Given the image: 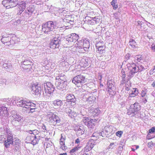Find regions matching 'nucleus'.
Segmentation results:
<instances>
[{"label": "nucleus", "mask_w": 155, "mask_h": 155, "mask_svg": "<svg viewBox=\"0 0 155 155\" xmlns=\"http://www.w3.org/2000/svg\"><path fill=\"white\" fill-rule=\"evenodd\" d=\"M47 117L48 123L54 126L60 123L61 121L58 116L52 112H48Z\"/></svg>", "instance_id": "obj_6"}, {"label": "nucleus", "mask_w": 155, "mask_h": 155, "mask_svg": "<svg viewBox=\"0 0 155 155\" xmlns=\"http://www.w3.org/2000/svg\"><path fill=\"white\" fill-rule=\"evenodd\" d=\"M103 46L99 47L97 48L98 49V51H99V53L101 52V51H103L105 48V46L104 44H102Z\"/></svg>", "instance_id": "obj_48"}, {"label": "nucleus", "mask_w": 155, "mask_h": 155, "mask_svg": "<svg viewBox=\"0 0 155 155\" xmlns=\"http://www.w3.org/2000/svg\"><path fill=\"white\" fill-rule=\"evenodd\" d=\"M6 82V80L5 79L3 78H1L0 79V84H3V83H5Z\"/></svg>", "instance_id": "obj_57"}, {"label": "nucleus", "mask_w": 155, "mask_h": 155, "mask_svg": "<svg viewBox=\"0 0 155 155\" xmlns=\"http://www.w3.org/2000/svg\"><path fill=\"white\" fill-rule=\"evenodd\" d=\"M146 94V91L145 90H142L141 93V97H143L145 96V95Z\"/></svg>", "instance_id": "obj_58"}, {"label": "nucleus", "mask_w": 155, "mask_h": 155, "mask_svg": "<svg viewBox=\"0 0 155 155\" xmlns=\"http://www.w3.org/2000/svg\"><path fill=\"white\" fill-rule=\"evenodd\" d=\"M55 85L58 89L64 90L66 86L67 82L64 81H57L55 83Z\"/></svg>", "instance_id": "obj_13"}, {"label": "nucleus", "mask_w": 155, "mask_h": 155, "mask_svg": "<svg viewBox=\"0 0 155 155\" xmlns=\"http://www.w3.org/2000/svg\"><path fill=\"white\" fill-rule=\"evenodd\" d=\"M33 107L34 108H31V109H30V112L33 113L35 112V110L37 108H36V106Z\"/></svg>", "instance_id": "obj_59"}, {"label": "nucleus", "mask_w": 155, "mask_h": 155, "mask_svg": "<svg viewBox=\"0 0 155 155\" xmlns=\"http://www.w3.org/2000/svg\"><path fill=\"white\" fill-rule=\"evenodd\" d=\"M144 58L142 55H136L134 58L135 61L136 62L138 63L141 61H143L144 60Z\"/></svg>", "instance_id": "obj_28"}, {"label": "nucleus", "mask_w": 155, "mask_h": 155, "mask_svg": "<svg viewBox=\"0 0 155 155\" xmlns=\"http://www.w3.org/2000/svg\"><path fill=\"white\" fill-rule=\"evenodd\" d=\"M95 100V97H88L87 99V101L90 104H92L94 102Z\"/></svg>", "instance_id": "obj_43"}, {"label": "nucleus", "mask_w": 155, "mask_h": 155, "mask_svg": "<svg viewBox=\"0 0 155 155\" xmlns=\"http://www.w3.org/2000/svg\"><path fill=\"white\" fill-rule=\"evenodd\" d=\"M143 63H142L141 62V64H139L138 65V67H141V68L142 69V70H141L140 71H144V70L147 69L149 68L148 63L146 61H143Z\"/></svg>", "instance_id": "obj_26"}, {"label": "nucleus", "mask_w": 155, "mask_h": 155, "mask_svg": "<svg viewBox=\"0 0 155 155\" xmlns=\"http://www.w3.org/2000/svg\"><path fill=\"white\" fill-rule=\"evenodd\" d=\"M21 67L23 69V71H30L31 66V65L21 64Z\"/></svg>", "instance_id": "obj_30"}, {"label": "nucleus", "mask_w": 155, "mask_h": 155, "mask_svg": "<svg viewBox=\"0 0 155 155\" xmlns=\"http://www.w3.org/2000/svg\"><path fill=\"white\" fill-rule=\"evenodd\" d=\"M127 83H128V84L126 83L125 84V89L127 91H129L130 89V87H131V83L130 81H127Z\"/></svg>", "instance_id": "obj_47"}, {"label": "nucleus", "mask_w": 155, "mask_h": 155, "mask_svg": "<svg viewBox=\"0 0 155 155\" xmlns=\"http://www.w3.org/2000/svg\"><path fill=\"white\" fill-rule=\"evenodd\" d=\"M123 134V132L122 131H118L116 132V135L117 136L120 137Z\"/></svg>", "instance_id": "obj_52"}, {"label": "nucleus", "mask_w": 155, "mask_h": 155, "mask_svg": "<svg viewBox=\"0 0 155 155\" xmlns=\"http://www.w3.org/2000/svg\"><path fill=\"white\" fill-rule=\"evenodd\" d=\"M30 15V14L29 12L25 11L22 15H20L21 19V20H25L28 18Z\"/></svg>", "instance_id": "obj_27"}, {"label": "nucleus", "mask_w": 155, "mask_h": 155, "mask_svg": "<svg viewBox=\"0 0 155 155\" xmlns=\"http://www.w3.org/2000/svg\"><path fill=\"white\" fill-rule=\"evenodd\" d=\"M89 62L88 61V59H83L81 60V64L82 65V66L84 67H87L88 66L89 64Z\"/></svg>", "instance_id": "obj_31"}, {"label": "nucleus", "mask_w": 155, "mask_h": 155, "mask_svg": "<svg viewBox=\"0 0 155 155\" xmlns=\"http://www.w3.org/2000/svg\"><path fill=\"white\" fill-rule=\"evenodd\" d=\"M57 81H64L67 82L66 77L64 74H60L59 71H56L54 74Z\"/></svg>", "instance_id": "obj_14"}, {"label": "nucleus", "mask_w": 155, "mask_h": 155, "mask_svg": "<svg viewBox=\"0 0 155 155\" xmlns=\"http://www.w3.org/2000/svg\"><path fill=\"white\" fill-rule=\"evenodd\" d=\"M130 94H134V95L132 96L131 97L129 96V97H135V96H136L138 94V90L136 88H133Z\"/></svg>", "instance_id": "obj_39"}, {"label": "nucleus", "mask_w": 155, "mask_h": 155, "mask_svg": "<svg viewBox=\"0 0 155 155\" xmlns=\"http://www.w3.org/2000/svg\"><path fill=\"white\" fill-rule=\"evenodd\" d=\"M2 3L4 5H8L10 8L17 6L19 9V10L17 14L18 15H20L22 14L26 7V3L23 1H21L18 3L17 0H3Z\"/></svg>", "instance_id": "obj_2"}, {"label": "nucleus", "mask_w": 155, "mask_h": 155, "mask_svg": "<svg viewBox=\"0 0 155 155\" xmlns=\"http://www.w3.org/2000/svg\"><path fill=\"white\" fill-rule=\"evenodd\" d=\"M36 139L35 138H32V137H31V135H28L25 140L28 143H31L33 145H35L37 143V141Z\"/></svg>", "instance_id": "obj_21"}, {"label": "nucleus", "mask_w": 155, "mask_h": 155, "mask_svg": "<svg viewBox=\"0 0 155 155\" xmlns=\"http://www.w3.org/2000/svg\"><path fill=\"white\" fill-rule=\"evenodd\" d=\"M8 112L7 107L5 106L0 107V115L3 117H8Z\"/></svg>", "instance_id": "obj_19"}, {"label": "nucleus", "mask_w": 155, "mask_h": 155, "mask_svg": "<svg viewBox=\"0 0 155 155\" xmlns=\"http://www.w3.org/2000/svg\"><path fill=\"white\" fill-rule=\"evenodd\" d=\"M94 140L93 139H90L89 140L87 145L84 148V151L87 152L91 150L94 147L95 145Z\"/></svg>", "instance_id": "obj_15"}, {"label": "nucleus", "mask_w": 155, "mask_h": 155, "mask_svg": "<svg viewBox=\"0 0 155 155\" xmlns=\"http://www.w3.org/2000/svg\"><path fill=\"white\" fill-rule=\"evenodd\" d=\"M129 45L131 46L132 48H133L134 50H136V48L137 47L136 46L137 43L134 39L130 38L129 40Z\"/></svg>", "instance_id": "obj_24"}, {"label": "nucleus", "mask_w": 155, "mask_h": 155, "mask_svg": "<svg viewBox=\"0 0 155 155\" xmlns=\"http://www.w3.org/2000/svg\"><path fill=\"white\" fill-rule=\"evenodd\" d=\"M21 19V17H20L19 19L17 21V23L18 24H19L20 23V22L21 21H22Z\"/></svg>", "instance_id": "obj_64"}, {"label": "nucleus", "mask_w": 155, "mask_h": 155, "mask_svg": "<svg viewBox=\"0 0 155 155\" xmlns=\"http://www.w3.org/2000/svg\"><path fill=\"white\" fill-rule=\"evenodd\" d=\"M140 106L139 104L138 103H135L134 104L133 109L134 112H136L138 111L140 109Z\"/></svg>", "instance_id": "obj_33"}, {"label": "nucleus", "mask_w": 155, "mask_h": 155, "mask_svg": "<svg viewBox=\"0 0 155 155\" xmlns=\"http://www.w3.org/2000/svg\"><path fill=\"white\" fill-rule=\"evenodd\" d=\"M100 136V133L98 132H95L93 133L92 137H93V139H91L93 140L96 141L99 138V137Z\"/></svg>", "instance_id": "obj_32"}, {"label": "nucleus", "mask_w": 155, "mask_h": 155, "mask_svg": "<svg viewBox=\"0 0 155 155\" xmlns=\"http://www.w3.org/2000/svg\"><path fill=\"white\" fill-rule=\"evenodd\" d=\"M133 58L131 57V55L130 54L128 53L126 54L125 56V58L124 61L123 62V64L124 62H126L127 64V63H130L131 62H133L132 61Z\"/></svg>", "instance_id": "obj_22"}, {"label": "nucleus", "mask_w": 155, "mask_h": 155, "mask_svg": "<svg viewBox=\"0 0 155 155\" xmlns=\"http://www.w3.org/2000/svg\"><path fill=\"white\" fill-rule=\"evenodd\" d=\"M102 44H104V43L103 41H99L96 42V48H98L102 46Z\"/></svg>", "instance_id": "obj_49"}, {"label": "nucleus", "mask_w": 155, "mask_h": 155, "mask_svg": "<svg viewBox=\"0 0 155 155\" xmlns=\"http://www.w3.org/2000/svg\"><path fill=\"white\" fill-rule=\"evenodd\" d=\"M86 81V79L85 76L80 75H78L75 77L72 81L73 83L76 85H77L78 87H80V85L83 84Z\"/></svg>", "instance_id": "obj_9"}, {"label": "nucleus", "mask_w": 155, "mask_h": 155, "mask_svg": "<svg viewBox=\"0 0 155 155\" xmlns=\"http://www.w3.org/2000/svg\"><path fill=\"white\" fill-rule=\"evenodd\" d=\"M100 110H99V109L97 108H96L92 111V114L93 116L94 117L97 116L98 114L100 113Z\"/></svg>", "instance_id": "obj_38"}, {"label": "nucleus", "mask_w": 155, "mask_h": 155, "mask_svg": "<svg viewBox=\"0 0 155 155\" xmlns=\"http://www.w3.org/2000/svg\"><path fill=\"white\" fill-rule=\"evenodd\" d=\"M110 3L114 9L115 10L118 8L117 0H112Z\"/></svg>", "instance_id": "obj_37"}, {"label": "nucleus", "mask_w": 155, "mask_h": 155, "mask_svg": "<svg viewBox=\"0 0 155 155\" xmlns=\"http://www.w3.org/2000/svg\"><path fill=\"white\" fill-rule=\"evenodd\" d=\"M31 92L32 94L38 96H40L41 92V88L40 85L34 84L32 85Z\"/></svg>", "instance_id": "obj_12"}, {"label": "nucleus", "mask_w": 155, "mask_h": 155, "mask_svg": "<svg viewBox=\"0 0 155 155\" xmlns=\"http://www.w3.org/2000/svg\"><path fill=\"white\" fill-rule=\"evenodd\" d=\"M61 27L59 21H49L42 24V31L45 33L48 34L54 29Z\"/></svg>", "instance_id": "obj_3"}, {"label": "nucleus", "mask_w": 155, "mask_h": 155, "mask_svg": "<svg viewBox=\"0 0 155 155\" xmlns=\"http://www.w3.org/2000/svg\"><path fill=\"white\" fill-rule=\"evenodd\" d=\"M14 43H15V41L13 40L12 38H11V39L10 41H9V43L7 44V45H13L14 44Z\"/></svg>", "instance_id": "obj_56"}, {"label": "nucleus", "mask_w": 155, "mask_h": 155, "mask_svg": "<svg viewBox=\"0 0 155 155\" xmlns=\"http://www.w3.org/2000/svg\"><path fill=\"white\" fill-rule=\"evenodd\" d=\"M25 57L24 56L23 57L22 59L24 60L22 61V64H21L25 65H31L32 62L31 61V60L29 58H27L25 59Z\"/></svg>", "instance_id": "obj_29"}, {"label": "nucleus", "mask_w": 155, "mask_h": 155, "mask_svg": "<svg viewBox=\"0 0 155 155\" xmlns=\"http://www.w3.org/2000/svg\"><path fill=\"white\" fill-rule=\"evenodd\" d=\"M63 38L60 36L59 35H57L52 40L50 43V48L53 49L58 48L60 45L62 44Z\"/></svg>", "instance_id": "obj_7"}, {"label": "nucleus", "mask_w": 155, "mask_h": 155, "mask_svg": "<svg viewBox=\"0 0 155 155\" xmlns=\"http://www.w3.org/2000/svg\"><path fill=\"white\" fill-rule=\"evenodd\" d=\"M79 36L75 33H72L69 35L65 39L63 38L62 44L66 45V44L68 46L66 47H71L77 41H78Z\"/></svg>", "instance_id": "obj_5"}, {"label": "nucleus", "mask_w": 155, "mask_h": 155, "mask_svg": "<svg viewBox=\"0 0 155 155\" xmlns=\"http://www.w3.org/2000/svg\"><path fill=\"white\" fill-rule=\"evenodd\" d=\"M97 120L94 119H91L88 117L83 118L82 122L85 125L87 126V128L90 129H93L97 124Z\"/></svg>", "instance_id": "obj_8"}, {"label": "nucleus", "mask_w": 155, "mask_h": 155, "mask_svg": "<svg viewBox=\"0 0 155 155\" xmlns=\"http://www.w3.org/2000/svg\"><path fill=\"white\" fill-rule=\"evenodd\" d=\"M20 140L18 138H16L15 140V149L17 150L20 147Z\"/></svg>", "instance_id": "obj_36"}, {"label": "nucleus", "mask_w": 155, "mask_h": 155, "mask_svg": "<svg viewBox=\"0 0 155 155\" xmlns=\"http://www.w3.org/2000/svg\"><path fill=\"white\" fill-rule=\"evenodd\" d=\"M3 66L6 69H7V71H9V72L10 71V70H9V69L10 68H12V67L11 66H8L7 64L6 63H5V64H3Z\"/></svg>", "instance_id": "obj_51"}, {"label": "nucleus", "mask_w": 155, "mask_h": 155, "mask_svg": "<svg viewBox=\"0 0 155 155\" xmlns=\"http://www.w3.org/2000/svg\"><path fill=\"white\" fill-rule=\"evenodd\" d=\"M126 67L125 69L126 73H125V71L124 70L121 71L123 81L124 80L126 74L129 78H131L134 75L135 73L138 72H140V71L142 70L141 68V67H138V65L137 66L133 62H131L130 63H127L126 64Z\"/></svg>", "instance_id": "obj_1"}, {"label": "nucleus", "mask_w": 155, "mask_h": 155, "mask_svg": "<svg viewBox=\"0 0 155 155\" xmlns=\"http://www.w3.org/2000/svg\"><path fill=\"white\" fill-rule=\"evenodd\" d=\"M37 135L36 134H32L31 133H29V134L28 135H30L31 136V137H32V138H36V136Z\"/></svg>", "instance_id": "obj_61"}, {"label": "nucleus", "mask_w": 155, "mask_h": 155, "mask_svg": "<svg viewBox=\"0 0 155 155\" xmlns=\"http://www.w3.org/2000/svg\"><path fill=\"white\" fill-rule=\"evenodd\" d=\"M77 44L76 50L80 53H84L88 51L90 47L89 41L86 39L78 41Z\"/></svg>", "instance_id": "obj_4"}, {"label": "nucleus", "mask_w": 155, "mask_h": 155, "mask_svg": "<svg viewBox=\"0 0 155 155\" xmlns=\"http://www.w3.org/2000/svg\"><path fill=\"white\" fill-rule=\"evenodd\" d=\"M44 87L45 91L46 94H53L54 88L53 85L51 82H48L44 83Z\"/></svg>", "instance_id": "obj_11"}, {"label": "nucleus", "mask_w": 155, "mask_h": 155, "mask_svg": "<svg viewBox=\"0 0 155 155\" xmlns=\"http://www.w3.org/2000/svg\"><path fill=\"white\" fill-rule=\"evenodd\" d=\"M155 137V127H153L149 130L148 134L147 135V138L149 140H150Z\"/></svg>", "instance_id": "obj_17"}, {"label": "nucleus", "mask_w": 155, "mask_h": 155, "mask_svg": "<svg viewBox=\"0 0 155 155\" xmlns=\"http://www.w3.org/2000/svg\"><path fill=\"white\" fill-rule=\"evenodd\" d=\"M75 101H76V99L75 98V97H73L70 99V101H68V102H70V104H71L72 103H73V105H74L75 104L74 103H75Z\"/></svg>", "instance_id": "obj_55"}, {"label": "nucleus", "mask_w": 155, "mask_h": 155, "mask_svg": "<svg viewBox=\"0 0 155 155\" xmlns=\"http://www.w3.org/2000/svg\"><path fill=\"white\" fill-rule=\"evenodd\" d=\"M66 97H71L72 96L75 97V96L74 93H72L71 92H69L68 93L66 96Z\"/></svg>", "instance_id": "obj_54"}, {"label": "nucleus", "mask_w": 155, "mask_h": 155, "mask_svg": "<svg viewBox=\"0 0 155 155\" xmlns=\"http://www.w3.org/2000/svg\"><path fill=\"white\" fill-rule=\"evenodd\" d=\"M28 11L30 14V15L34 12L35 10V8L34 6H30L28 8H27Z\"/></svg>", "instance_id": "obj_41"}, {"label": "nucleus", "mask_w": 155, "mask_h": 155, "mask_svg": "<svg viewBox=\"0 0 155 155\" xmlns=\"http://www.w3.org/2000/svg\"><path fill=\"white\" fill-rule=\"evenodd\" d=\"M143 63H142L141 62V64H139L138 65V67H141V68L142 69V70H141L140 71H144V70L147 69L149 68L148 63L146 61H143Z\"/></svg>", "instance_id": "obj_25"}, {"label": "nucleus", "mask_w": 155, "mask_h": 155, "mask_svg": "<svg viewBox=\"0 0 155 155\" xmlns=\"http://www.w3.org/2000/svg\"><path fill=\"white\" fill-rule=\"evenodd\" d=\"M11 39V38L6 34L2 36L1 40L2 43L4 44L6 43L7 45V44L9 43V41Z\"/></svg>", "instance_id": "obj_20"}, {"label": "nucleus", "mask_w": 155, "mask_h": 155, "mask_svg": "<svg viewBox=\"0 0 155 155\" xmlns=\"http://www.w3.org/2000/svg\"><path fill=\"white\" fill-rule=\"evenodd\" d=\"M105 130L106 132L108 134H110L111 132V129L109 127H105Z\"/></svg>", "instance_id": "obj_53"}, {"label": "nucleus", "mask_w": 155, "mask_h": 155, "mask_svg": "<svg viewBox=\"0 0 155 155\" xmlns=\"http://www.w3.org/2000/svg\"><path fill=\"white\" fill-rule=\"evenodd\" d=\"M151 49H152V50H153V51H154V52L155 51V45L153 44L152 45Z\"/></svg>", "instance_id": "obj_63"}, {"label": "nucleus", "mask_w": 155, "mask_h": 155, "mask_svg": "<svg viewBox=\"0 0 155 155\" xmlns=\"http://www.w3.org/2000/svg\"><path fill=\"white\" fill-rule=\"evenodd\" d=\"M69 117H70L71 118H73L77 116V114H76V112L71 111L70 112H69Z\"/></svg>", "instance_id": "obj_44"}, {"label": "nucleus", "mask_w": 155, "mask_h": 155, "mask_svg": "<svg viewBox=\"0 0 155 155\" xmlns=\"http://www.w3.org/2000/svg\"><path fill=\"white\" fill-rule=\"evenodd\" d=\"M4 129L2 127L0 128V134H4Z\"/></svg>", "instance_id": "obj_62"}, {"label": "nucleus", "mask_w": 155, "mask_h": 155, "mask_svg": "<svg viewBox=\"0 0 155 155\" xmlns=\"http://www.w3.org/2000/svg\"><path fill=\"white\" fill-rule=\"evenodd\" d=\"M14 142L13 137L12 136L7 137V139L4 142V146L6 148L9 147L10 145L12 144Z\"/></svg>", "instance_id": "obj_18"}, {"label": "nucleus", "mask_w": 155, "mask_h": 155, "mask_svg": "<svg viewBox=\"0 0 155 155\" xmlns=\"http://www.w3.org/2000/svg\"><path fill=\"white\" fill-rule=\"evenodd\" d=\"M11 117L13 121L19 122L22 119V117L15 111H12Z\"/></svg>", "instance_id": "obj_16"}, {"label": "nucleus", "mask_w": 155, "mask_h": 155, "mask_svg": "<svg viewBox=\"0 0 155 155\" xmlns=\"http://www.w3.org/2000/svg\"><path fill=\"white\" fill-rule=\"evenodd\" d=\"M27 100L25 99L22 100H21L19 101L18 102V104L19 105V106H21L22 107H25L27 108L26 107H25V103H26Z\"/></svg>", "instance_id": "obj_35"}, {"label": "nucleus", "mask_w": 155, "mask_h": 155, "mask_svg": "<svg viewBox=\"0 0 155 155\" xmlns=\"http://www.w3.org/2000/svg\"><path fill=\"white\" fill-rule=\"evenodd\" d=\"M42 129H43V131L44 132H45L47 131L46 126L44 124H43V125L42 126Z\"/></svg>", "instance_id": "obj_60"}, {"label": "nucleus", "mask_w": 155, "mask_h": 155, "mask_svg": "<svg viewBox=\"0 0 155 155\" xmlns=\"http://www.w3.org/2000/svg\"><path fill=\"white\" fill-rule=\"evenodd\" d=\"M62 104L61 101L60 100H55L53 103L54 106H60Z\"/></svg>", "instance_id": "obj_40"}, {"label": "nucleus", "mask_w": 155, "mask_h": 155, "mask_svg": "<svg viewBox=\"0 0 155 155\" xmlns=\"http://www.w3.org/2000/svg\"><path fill=\"white\" fill-rule=\"evenodd\" d=\"M25 107H26L27 108H29V107H35V104H34L33 103L31 102L29 100H27L26 103H25Z\"/></svg>", "instance_id": "obj_34"}, {"label": "nucleus", "mask_w": 155, "mask_h": 155, "mask_svg": "<svg viewBox=\"0 0 155 155\" xmlns=\"http://www.w3.org/2000/svg\"><path fill=\"white\" fill-rule=\"evenodd\" d=\"M137 26H140V29L142 30H144V28L143 27L142 25L143 24V23L141 21H137Z\"/></svg>", "instance_id": "obj_50"}, {"label": "nucleus", "mask_w": 155, "mask_h": 155, "mask_svg": "<svg viewBox=\"0 0 155 155\" xmlns=\"http://www.w3.org/2000/svg\"><path fill=\"white\" fill-rule=\"evenodd\" d=\"M51 146V144L48 142H45L44 144V148L46 150L47 149L50 148Z\"/></svg>", "instance_id": "obj_42"}, {"label": "nucleus", "mask_w": 155, "mask_h": 155, "mask_svg": "<svg viewBox=\"0 0 155 155\" xmlns=\"http://www.w3.org/2000/svg\"><path fill=\"white\" fill-rule=\"evenodd\" d=\"M28 132L29 133L36 135H38L39 133V131L36 130H30L28 131Z\"/></svg>", "instance_id": "obj_45"}, {"label": "nucleus", "mask_w": 155, "mask_h": 155, "mask_svg": "<svg viewBox=\"0 0 155 155\" xmlns=\"http://www.w3.org/2000/svg\"><path fill=\"white\" fill-rule=\"evenodd\" d=\"M115 82L113 80H108L107 81V87L108 92L109 94L111 96L115 94L114 91L115 89Z\"/></svg>", "instance_id": "obj_10"}, {"label": "nucleus", "mask_w": 155, "mask_h": 155, "mask_svg": "<svg viewBox=\"0 0 155 155\" xmlns=\"http://www.w3.org/2000/svg\"><path fill=\"white\" fill-rule=\"evenodd\" d=\"M80 147H78V146L74 147L73 148L70 150V152L71 153H74V152L78 150L79 148Z\"/></svg>", "instance_id": "obj_46"}, {"label": "nucleus", "mask_w": 155, "mask_h": 155, "mask_svg": "<svg viewBox=\"0 0 155 155\" xmlns=\"http://www.w3.org/2000/svg\"><path fill=\"white\" fill-rule=\"evenodd\" d=\"M65 138L63 137L62 134L61 135V137L60 138V144L61 145V148L63 150H64L66 149L65 146Z\"/></svg>", "instance_id": "obj_23"}]
</instances>
